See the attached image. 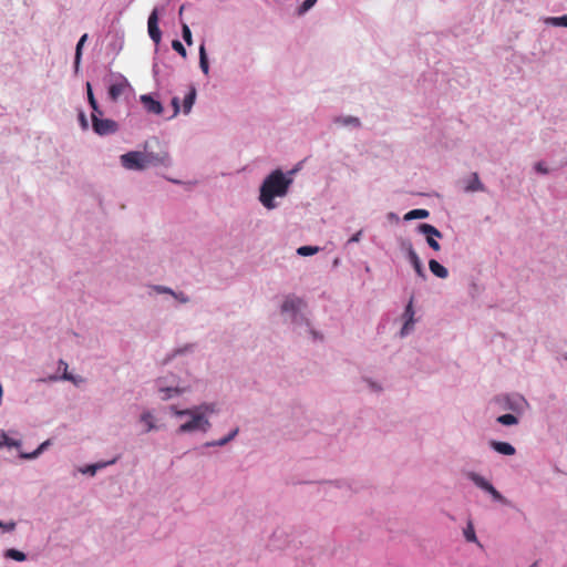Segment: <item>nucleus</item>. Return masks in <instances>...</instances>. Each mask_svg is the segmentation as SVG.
<instances>
[{"mask_svg":"<svg viewBox=\"0 0 567 567\" xmlns=\"http://www.w3.org/2000/svg\"><path fill=\"white\" fill-rule=\"evenodd\" d=\"M290 184L291 179L287 178L280 169L274 171L260 187L259 200L266 208H275L274 198L285 196Z\"/></svg>","mask_w":567,"mask_h":567,"instance_id":"f257e3e1","label":"nucleus"},{"mask_svg":"<svg viewBox=\"0 0 567 567\" xmlns=\"http://www.w3.org/2000/svg\"><path fill=\"white\" fill-rule=\"evenodd\" d=\"M143 154L147 168L172 165L167 147L157 137H153L144 143Z\"/></svg>","mask_w":567,"mask_h":567,"instance_id":"f03ea898","label":"nucleus"},{"mask_svg":"<svg viewBox=\"0 0 567 567\" xmlns=\"http://www.w3.org/2000/svg\"><path fill=\"white\" fill-rule=\"evenodd\" d=\"M171 410L175 415L182 416V415H189L192 416V420L182 424L177 433H186V432H193L196 430H202L204 432L208 431L210 427V423L207 419H205L202 414L196 413L194 409H186V410H178L175 406H172Z\"/></svg>","mask_w":567,"mask_h":567,"instance_id":"7ed1b4c3","label":"nucleus"},{"mask_svg":"<svg viewBox=\"0 0 567 567\" xmlns=\"http://www.w3.org/2000/svg\"><path fill=\"white\" fill-rule=\"evenodd\" d=\"M121 164L128 171H144L146 169L145 158L143 151H131L120 157Z\"/></svg>","mask_w":567,"mask_h":567,"instance_id":"20e7f679","label":"nucleus"},{"mask_svg":"<svg viewBox=\"0 0 567 567\" xmlns=\"http://www.w3.org/2000/svg\"><path fill=\"white\" fill-rule=\"evenodd\" d=\"M99 113H92V126L96 134L107 135L113 134L118 130V125L115 121L110 118H100Z\"/></svg>","mask_w":567,"mask_h":567,"instance_id":"39448f33","label":"nucleus"},{"mask_svg":"<svg viewBox=\"0 0 567 567\" xmlns=\"http://www.w3.org/2000/svg\"><path fill=\"white\" fill-rule=\"evenodd\" d=\"M147 27H148L150 38L156 44H158L161 42V39H162V33H161V30L158 28V11H157V9H154L151 12V14L148 17V21H147Z\"/></svg>","mask_w":567,"mask_h":567,"instance_id":"423d86ee","label":"nucleus"},{"mask_svg":"<svg viewBox=\"0 0 567 567\" xmlns=\"http://www.w3.org/2000/svg\"><path fill=\"white\" fill-rule=\"evenodd\" d=\"M303 307L305 302L302 299L295 296H288L281 306V311L296 316Z\"/></svg>","mask_w":567,"mask_h":567,"instance_id":"0eeeda50","label":"nucleus"},{"mask_svg":"<svg viewBox=\"0 0 567 567\" xmlns=\"http://www.w3.org/2000/svg\"><path fill=\"white\" fill-rule=\"evenodd\" d=\"M404 247H405V250H406V254H408V258H409L410 262L412 264L415 272L420 277L424 278L425 274H424V269H423L422 262H421L416 251L414 250L412 244L411 243H406V244H404Z\"/></svg>","mask_w":567,"mask_h":567,"instance_id":"6e6552de","label":"nucleus"},{"mask_svg":"<svg viewBox=\"0 0 567 567\" xmlns=\"http://www.w3.org/2000/svg\"><path fill=\"white\" fill-rule=\"evenodd\" d=\"M130 87V84L125 78H121L118 81L112 83L109 87V97L116 102L118 97Z\"/></svg>","mask_w":567,"mask_h":567,"instance_id":"1a4fd4ad","label":"nucleus"},{"mask_svg":"<svg viewBox=\"0 0 567 567\" xmlns=\"http://www.w3.org/2000/svg\"><path fill=\"white\" fill-rule=\"evenodd\" d=\"M141 102L148 113L159 115L163 112V105L159 101L154 100L151 95H142Z\"/></svg>","mask_w":567,"mask_h":567,"instance_id":"9d476101","label":"nucleus"},{"mask_svg":"<svg viewBox=\"0 0 567 567\" xmlns=\"http://www.w3.org/2000/svg\"><path fill=\"white\" fill-rule=\"evenodd\" d=\"M489 445L494 451L503 455H514L516 452L515 447L507 442L491 441Z\"/></svg>","mask_w":567,"mask_h":567,"instance_id":"9b49d317","label":"nucleus"},{"mask_svg":"<svg viewBox=\"0 0 567 567\" xmlns=\"http://www.w3.org/2000/svg\"><path fill=\"white\" fill-rule=\"evenodd\" d=\"M429 267H430V270L432 271V274L439 278L444 279L449 276L447 269L444 266H442L439 261H436L435 259H431L429 261Z\"/></svg>","mask_w":567,"mask_h":567,"instance_id":"f8f14e48","label":"nucleus"},{"mask_svg":"<svg viewBox=\"0 0 567 567\" xmlns=\"http://www.w3.org/2000/svg\"><path fill=\"white\" fill-rule=\"evenodd\" d=\"M417 231L423 235H430L433 238H442V233L431 224H420Z\"/></svg>","mask_w":567,"mask_h":567,"instance_id":"ddd939ff","label":"nucleus"},{"mask_svg":"<svg viewBox=\"0 0 567 567\" xmlns=\"http://www.w3.org/2000/svg\"><path fill=\"white\" fill-rule=\"evenodd\" d=\"M413 316H414V310H413V306H412V300L409 302V305L406 306L405 308V311H404V317H405V323L401 330V334L404 336L405 333H408L409 329H410V326L413 324Z\"/></svg>","mask_w":567,"mask_h":567,"instance_id":"4468645a","label":"nucleus"},{"mask_svg":"<svg viewBox=\"0 0 567 567\" xmlns=\"http://www.w3.org/2000/svg\"><path fill=\"white\" fill-rule=\"evenodd\" d=\"M195 99H196V89L192 86L189 89L188 93L185 95L184 101H183V109H184L185 114L190 112V110L194 105Z\"/></svg>","mask_w":567,"mask_h":567,"instance_id":"2eb2a0df","label":"nucleus"},{"mask_svg":"<svg viewBox=\"0 0 567 567\" xmlns=\"http://www.w3.org/2000/svg\"><path fill=\"white\" fill-rule=\"evenodd\" d=\"M465 190H466V192H483V190H484V186H483V184L481 183V181H480V177H478V174H477V173H473V174H472L471 181H470V182H468V184L465 186Z\"/></svg>","mask_w":567,"mask_h":567,"instance_id":"dca6fc26","label":"nucleus"},{"mask_svg":"<svg viewBox=\"0 0 567 567\" xmlns=\"http://www.w3.org/2000/svg\"><path fill=\"white\" fill-rule=\"evenodd\" d=\"M429 215H430L429 210L422 209V208H417V209H412L409 213H406L404 215V219L405 220L423 219V218H427Z\"/></svg>","mask_w":567,"mask_h":567,"instance_id":"f3484780","label":"nucleus"},{"mask_svg":"<svg viewBox=\"0 0 567 567\" xmlns=\"http://www.w3.org/2000/svg\"><path fill=\"white\" fill-rule=\"evenodd\" d=\"M86 91H87V100H89V103L93 110L92 113H99L100 115H103V112L100 110L99 105H97V102L94 97V94H93V91H92V86H91V83L87 82L86 83Z\"/></svg>","mask_w":567,"mask_h":567,"instance_id":"a211bd4d","label":"nucleus"},{"mask_svg":"<svg viewBox=\"0 0 567 567\" xmlns=\"http://www.w3.org/2000/svg\"><path fill=\"white\" fill-rule=\"evenodd\" d=\"M199 65H200V69L202 71L207 74L208 71H209V65H208V60H207V54H206V49H205V44H200L199 47Z\"/></svg>","mask_w":567,"mask_h":567,"instance_id":"6ab92c4d","label":"nucleus"},{"mask_svg":"<svg viewBox=\"0 0 567 567\" xmlns=\"http://www.w3.org/2000/svg\"><path fill=\"white\" fill-rule=\"evenodd\" d=\"M4 557L17 560V561H24L27 559V556L24 553H22L18 549H14V548L7 549L4 551Z\"/></svg>","mask_w":567,"mask_h":567,"instance_id":"aec40b11","label":"nucleus"},{"mask_svg":"<svg viewBox=\"0 0 567 567\" xmlns=\"http://www.w3.org/2000/svg\"><path fill=\"white\" fill-rule=\"evenodd\" d=\"M86 39H87V34H83L76 44L75 56H74L75 69L79 68L81 56H82V48H83V44L86 41Z\"/></svg>","mask_w":567,"mask_h":567,"instance_id":"412c9836","label":"nucleus"},{"mask_svg":"<svg viewBox=\"0 0 567 567\" xmlns=\"http://www.w3.org/2000/svg\"><path fill=\"white\" fill-rule=\"evenodd\" d=\"M238 433V429H235L231 431L227 436L220 439L219 441L207 443V446H221L227 444L229 441H231Z\"/></svg>","mask_w":567,"mask_h":567,"instance_id":"4be33fe9","label":"nucleus"},{"mask_svg":"<svg viewBox=\"0 0 567 567\" xmlns=\"http://www.w3.org/2000/svg\"><path fill=\"white\" fill-rule=\"evenodd\" d=\"M471 480L474 482L476 486L484 491H486V488L491 485V483L487 482L484 477L475 473L471 474Z\"/></svg>","mask_w":567,"mask_h":567,"instance_id":"5701e85b","label":"nucleus"},{"mask_svg":"<svg viewBox=\"0 0 567 567\" xmlns=\"http://www.w3.org/2000/svg\"><path fill=\"white\" fill-rule=\"evenodd\" d=\"M497 422L503 425H514L518 423V419L513 414H503L497 417Z\"/></svg>","mask_w":567,"mask_h":567,"instance_id":"b1692460","label":"nucleus"},{"mask_svg":"<svg viewBox=\"0 0 567 567\" xmlns=\"http://www.w3.org/2000/svg\"><path fill=\"white\" fill-rule=\"evenodd\" d=\"M319 251V247L317 246H301L298 248L297 252L300 256H312Z\"/></svg>","mask_w":567,"mask_h":567,"instance_id":"393cba45","label":"nucleus"},{"mask_svg":"<svg viewBox=\"0 0 567 567\" xmlns=\"http://www.w3.org/2000/svg\"><path fill=\"white\" fill-rule=\"evenodd\" d=\"M196 413L202 414L205 417V414L207 413H214L216 411L215 404L205 403L197 408H194Z\"/></svg>","mask_w":567,"mask_h":567,"instance_id":"a878e982","label":"nucleus"},{"mask_svg":"<svg viewBox=\"0 0 567 567\" xmlns=\"http://www.w3.org/2000/svg\"><path fill=\"white\" fill-rule=\"evenodd\" d=\"M464 537L470 543H476L477 542V537L475 535V530H474V527H473L472 523H468L466 528L464 529Z\"/></svg>","mask_w":567,"mask_h":567,"instance_id":"bb28decb","label":"nucleus"},{"mask_svg":"<svg viewBox=\"0 0 567 567\" xmlns=\"http://www.w3.org/2000/svg\"><path fill=\"white\" fill-rule=\"evenodd\" d=\"M59 369H60V370H63V377H62V378H63L64 380H68V381H72V382H74V383H78V381L75 380V378H74L72 374H70V373L68 372V363H66L65 361H63V360H60V361H59Z\"/></svg>","mask_w":567,"mask_h":567,"instance_id":"cd10ccee","label":"nucleus"},{"mask_svg":"<svg viewBox=\"0 0 567 567\" xmlns=\"http://www.w3.org/2000/svg\"><path fill=\"white\" fill-rule=\"evenodd\" d=\"M141 420L146 424L147 432L152 431L155 427L153 422V415L150 412L143 413Z\"/></svg>","mask_w":567,"mask_h":567,"instance_id":"c85d7f7f","label":"nucleus"},{"mask_svg":"<svg viewBox=\"0 0 567 567\" xmlns=\"http://www.w3.org/2000/svg\"><path fill=\"white\" fill-rule=\"evenodd\" d=\"M318 0H305L302 2V4L298 8V14L299 16H302L305 14L308 10H310L316 3H317Z\"/></svg>","mask_w":567,"mask_h":567,"instance_id":"c756f323","label":"nucleus"},{"mask_svg":"<svg viewBox=\"0 0 567 567\" xmlns=\"http://www.w3.org/2000/svg\"><path fill=\"white\" fill-rule=\"evenodd\" d=\"M182 35H183L184 41L188 45L193 44L192 32H190L189 27L186 23H183V25H182Z\"/></svg>","mask_w":567,"mask_h":567,"instance_id":"7c9ffc66","label":"nucleus"},{"mask_svg":"<svg viewBox=\"0 0 567 567\" xmlns=\"http://www.w3.org/2000/svg\"><path fill=\"white\" fill-rule=\"evenodd\" d=\"M172 48L178 52L183 58H186L187 56V52H186V49L184 48V45L182 44L181 41L178 40H174L172 42Z\"/></svg>","mask_w":567,"mask_h":567,"instance_id":"2f4dec72","label":"nucleus"},{"mask_svg":"<svg viewBox=\"0 0 567 567\" xmlns=\"http://www.w3.org/2000/svg\"><path fill=\"white\" fill-rule=\"evenodd\" d=\"M486 492L489 493L495 501H497V502L504 501V497L502 496V494L492 484L486 488Z\"/></svg>","mask_w":567,"mask_h":567,"instance_id":"473e14b6","label":"nucleus"},{"mask_svg":"<svg viewBox=\"0 0 567 567\" xmlns=\"http://www.w3.org/2000/svg\"><path fill=\"white\" fill-rule=\"evenodd\" d=\"M550 22L554 25L567 27V16L550 18Z\"/></svg>","mask_w":567,"mask_h":567,"instance_id":"72a5a7b5","label":"nucleus"},{"mask_svg":"<svg viewBox=\"0 0 567 567\" xmlns=\"http://www.w3.org/2000/svg\"><path fill=\"white\" fill-rule=\"evenodd\" d=\"M426 236V243L427 245L435 251L440 250L441 249V246L439 244V241L433 238L432 236L430 235H425Z\"/></svg>","mask_w":567,"mask_h":567,"instance_id":"f704fd0d","label":"nucleus"},{"mask_svg":"<svg viewBox=\"0 0 567 567\" xmlns=\"http://www.w3.org/2000/svg\"><path fill=\"white\" fill-rule=\"evenodd\" d=\"M105 464H93L89 465L85 470H82V473H90L91 475H94L97 468H102Z\"/></svg>","mask_w":567,"mask_h":567,"instance_id":"c9c22d12","label":"nucleus"},{"mask_svg":"<svg viewBox=\"0 0 567 567\" xmlns=\"http://www.w3.org/2000/svg\"><path fill=\"white\" fill-rule=\"evenodd\" d=\"M0 528H2L6 532H12L16 528V523L10 522L4 524L0 520Z\"/></svg>","mask_w":567,"mask_h":567,"instance_id":"e433bc0d","label":"nucleus"},{"mask_svg":"<svg viewBox=\"0 0 567 567\" xmlns=\"http://www.w3.org/2000/svg\"><path fill=\"white\" fill-rule=\"evenodd\" d=\"M342 123H343L344 125H350V124H351V125H355V126H358V125L360 124L359 118H357V117H351V116H350V117H346V118H343V120H342Z\"/></svg>","mask_w":567,"mask_h":567,"instance_id":"4c0bfd02","label":"nucleus"},{"mask_svg":"<svg viewBox=\"0 0 567 567\" xmlns=\"http://www.w3.org/2000/svg\"><path fill=\"white\" fill-rule=\"evenodd\" d=\"M172 296L183 303H186L189 301V298L183 292H178V293L173 292Z\"/></svg>","mask_w":567,"mask_h":567,"instance_id":"58836bf2","label":"nucleus"},{"mask_svg":"<svg viewBox=\"0 0 567 567\" xmlns=\"http://www.w3.org/2000/svg\"><path fill=\"white\" fill-rule=\"evenodd\" d=\"M49 445V441L42 443L37 451H34L29 457H35L38 456L47 446Z\"/></svg>","mask_w":567,"mask_h":567,"instance_id":"ea45409f","label":"nucleus"},{"mask_svg":"<svg viewBox=\"0 0 567 567\" xmlns=\"http://www.w3.org/2000/svg\"><path fill=\"white\" fill-rule=\"evenodd\" d=\"M172 105L174 107L173 116H176L178 114V112H179V100H178V97H173Z\"/></svg>","mask_w":567,"mask_h":567,"instance_id":"a19ab883","label":"nucleus"},{"mask_svg":"<svg viewBox=\"0 0 567 567\" xmlns=\"http://www.w3.org/2000/svg\"><path fill=\"white\" fill-rule=\"evenodd\" d=\"M362 230L357 231L354 235L351 236V238L348 240L349 244L358 243L361 238Z\"/></svg>","mask_w":567,"mask_h":567,"instance_id":"79ce46f5","label":"nucleus"},{"mask_svg":"<svg viewBox=\"0 0 567 567\" xmlns=\"http://www.w3.org/2000/svg\"><path fill=\"white\" fill-rule=\"evenodd\" d=\"M155 290L161 293H169V295H173V292H174L172 289H169L167 287H163V286L155 287Z\"/></svg>","mask_w":567,"mask_h":567,"instance_id":"37998d69","label":"nucleus"},{"mask_svg":"<svg viewBox=\"0 0 567 567\" xmlns=\"http://www.w3.org/2000/svg\"><path fill=\"white\" fill-rule=\"evenodd\" d=\"M162 391L166 393V395H165V396H163V399H164V400L168 399V398L171 396V393H172V392H175V393H177V392H178V390H177V389H171V388L164 389V390H162Z\"/></svg>","mask_w":567,"mask_h":567,"instance_id":"c03bdc74","label":"nucleus"},{"mask_svg":"<svg viewBox=\"0 0 567 567\" xmlns=\"http://www.w3.org/2000/svg\"><path fill=\"white\" fill-rule=\"evenodd\" d=\"M535 167H536V171L542 174H546L548 172L547 168L544 167L543 163H537Z\"/></svg>","mask_w":567,"mask_h":567,"instance_id":"a18cd8bd","label":"nucleus"},{"mask_svg":"<svg viewBox=\"0 0 567 567\" xmlns=\"http://www.w3.org/2000/svg\"><path fill=\"white\" fill-rule=\"evenodd\" d=\"M81 124L84 128L87 127V121L85 118V115L83 113L80 114Z\"/></svg>","mask_w":567,"mask_h":567,"instance_id":"49530a36","label":"nucleus"},{"mask_svg":"<svg viewBox=\"0 0 567 567\" xmlns=\"http://www.w3.org/2000/svg\"><path fill=\"white\" fill-rule=\"evenodd\" d=\"M530 567H538L537 563H534Z\"/></svg>","mask_w":567,"mask_h":567,"instance_id":"de8ad7c7","label":"nucleus"}]
</instances>
